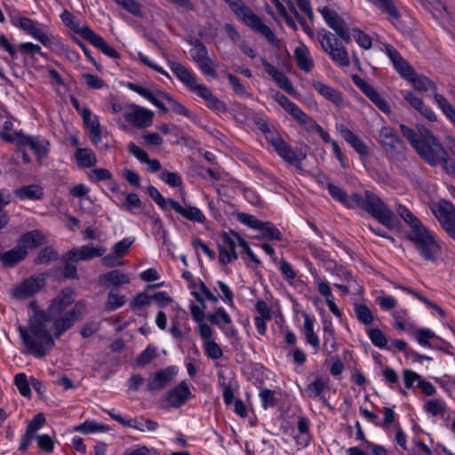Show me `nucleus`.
I'll return each instance as SVG.
<instances>
[{
  "mask_svg": "<svg viewBox=\"0 0 455 455\" xmlns=\"http://www.w3.org/2000/svg\"><path fill=\"white\" fill-rule=\"evenodd\" d=\"M207 319L212 324L220 325L221 322L228 324L231 323L229 315L223 307H219L214 313L208 314Z\"/></svg>",
  "mask_w": 455,
  "mask_h": 455,
  "instance_id": "51",
  "label": "nucleus"
},
{
  "mask_svg": "<svg viewBox=\"0 0 455 455\" xmlns=\"http://www.w3.org/2000/svg\"><path fill=\"white\" fill-rule=\"evenodd\" d=\"M124 118L138 129L151 126L154 118V112L150 109L140 107L135 103L125 105Z\"/></svg>",
  "mask_w": 455,
  "mask_h": 455,
  "instance_id": "6",
  "label": "nucleus"
},
{
  "mask_svg": "<svg viewBox=\"0 0 455 455\" xmlns=\"http://www.w3.org/2000/svg\"><path fill=\"white\" fill-rule=\"evenodd\" d=\"M176 374L177 370L174 366H170L156 371L152 378L148 379L147 391L158 392L164 389L174 379Z\"/></svg>",
  "mask_w": 455,
  "mask_h": 455,
  "instance_id": "12",
  "label": "nucleus"
},
{
  "mask_svg": "<svg viewBox=\"0 0 455 455\" xmlns=\"http://www.w3.org/2000/svg\"><path fill=\"white\" fill-rule=\"evenodd\" d=\"M79 35L90 42L92 45L97 47L100 52H102L105 55L113 58L119 59L120 54L110 46L102 36L96 34L93 30H92L89 27L84 26L79 30Z\"/></svg>",
  "mask_w": 455,
  "mask_h": 455,
  "instance_id": "11",
  "label": "nucleus"
},
{
  "mask_svg": "<svg viewBox=\"0 0 455 455\" xmlns=\"http://www.w3.org/2000/svg\"><path fill=\"white\" fill-rule=\"evenodd\" d=\"M303 317L306 340L313 347L318 348L320 341L316 334L314 332V319L311 318L307 314H304Z\"/></svg>",
  "mask_w": 455,
  "mask_h": 455,
  "instance_id": "37",
  "label": "nucleus"
},
{
  "mask_svg": "<svg viewBox=\"0 0 455 455\" xmlns=\"http://www.w3.org/2000/svg\"><path fill=\"white\" fill-rule=\"evenodd\" d=\"M190 44L194 46V49L191 50V56L196 64L208 57L207 49L199 39H194Z\"/></svg>",
  "mask_w": 455,
  "mask_h": 455,
  "instance_id": "47",
  "label": "nucleus"
},
{
  "mask_svg": "<svg viewBox=\"0 0 455 455\" xmlns=\"http://www.w3.org/2000/svg\"><path fill=\"white\" fill-rule=\"evenodd\" d=\"M412 84L414 89L419 92H426L428 91L437 93V86L434 81L429 79L424 75L418 74L416 71L407 80ZM435 94H433L434 96Z\"/></svg>",
  "mask_w": 455,
  "mask_h": 455,
  "instance_id": "27",
  "label": "nucleus"
},
{
  "mask_svg": "<svg viewBox=\"0 0 455 455\" xmlns=\"http://www.w3.org/2000/svg\"><path fill=\"white\" fill-rule=\"evenodd\" d=\"M101 262L105 267H109V268L121 267L124 264L123 258L116 255L113 251L108 255H105L101 259Z\"/></svg>",
  "mask_w": 455,
  "mask_h": 455,
  "instance_id": "64",
  "label": "nucleus"
},
{
  "mask_svg": "<svg viewBox=\"0 0 455 455\" xmlns=\"http://www.w3.org/2000/svg\"><path fill=\"white\" fill-rule=\"evenodd\" d=\"M33 309L28 327H19V332L27 348V353L36 357H44L55 345L50 332L52 315L50 311L40 310L36 301L29 303Z\"/></svg>",
  "mask_w": 455,
  "mask_h": 455,
  "instance_id": "1",
  "label": "nucleus"
},
{
  "mask_svg": "<svg viewBox=\"0 0 455 455\" xmlns=\"http://www.w3.org/2000/svg\"><path fill=\"white\" fill-rule=\"evenodd\" d=\"M59 258L58 251L52 246H46L41 250L35 259L36 264H49L52 261L57 260Z\"/></svg>",
  "mask_w": 455,
  "mask_h": 455,
  "instance_id": "46",
  "label": "nucleus"
},
{
  "mask_svg": "<svg viewBox=\"0 0 455 455\" xmlns=\"http://www.w3.org/2000/svg\"><path fill=\"white\" fill-rule=\"evenodd\" d=\"M328 55L340 68H347L350 65L348 52L343 45Z\"/></svg>",
  "mask_w": 455,
  "mask_h": 455,
  "instance_id": "45",
  "label": "nucleus"
},
{
  "mask_svg": "<svg viewBox=\"0 0 455 455\" xmlns=\"http://www.w3.org/2000/svg\"><path fill=\"white\" fill-rule=\"evenodd\" d=\"M393 65L395 70L405 80H408L409 77L415 72L414 68L403 58H402L401 60H399V62H395Z\"/></svg>",
  "mask_w": 455,
  "mask_h": 455,
  "instance_id": "57",
  "label": "nucleus"
},
{
  "mask_svg": "<svg viewBox=\"0 0 455 455\" xmlns=\"http://www.w3.org/2000/svg\"><path fill=\"white\" fill-rule=\"evenodd\" d=\"M17 26L24 32L29 34L34 38L38 40L44 46H48L50 44V36L44 33L38 22L27 17H20L18 19Z\"/></svg>",
  "mask_w": 455,
  "mask_h": 455,
  "instance_id": "13",
  "label": "nucleus"
},
{
  "mask_svg": "<svg viewBox=\"0 0 455 455\" xmlns=\"http://www.w3.org/2000/svg\"><path fill=\"white\" fill-rule=\"evenodd\" d=\"M15 195L20 199L40 200L44 196L43 188L37 185L24 186L15 190Z\"/></svg>",
  "mask_w": 455,
  "mask_h": 455,
  "instance_id": "33",
  "label": "nucleus"
},
{
  "mask_svg": "<svg viewBox=\"0 0 455 455\" xmlns=\"http://www.w3.org/2000/svg\"><path fill=\"white\" fill-rule=\"evenodd\" d=\"M324 20L330 28L346 43L349 44L352 40L349 28L343 19L333 10L328 7L319 9Z\"/></svg>",
  "mask_w": 455,
  "mask_h": 455,
  "instance_id": "10",
  "label": "nucleus"
},
{
  "mask_svg": "<svg viewBox=\"0 0 455 455\" xmlns=\"http://www.w3.org/2000/svg\"><path fill=\"white\" fill-rule=\"evenodd\" d=\"M152 301L151 296L146 292H140L130 302V307L133 310H140L142 307L149 305Z\"/></svg>",
  "mask_w": 455,
  "mask_h": 455,
  "instance_id": "56",
  "label": "nucleus"
},
{
  "mask_svg": "<svg viewBox=\"0 0 455 455\" xmlns=\"http://www.w3.org/2000/svg\"><path fill=\"white\" fill-rule=\"evenodd\" d=\"M74 430L83 434H91L96 432H107L109 430V427L99 424L93 420H86L85 422L75 427Z\"/></svg>",
  "mask_w": 455,
  "mask_h": 455,
  "instance_id": "39",
  "label": "nucleus"
},
{
  "mask_svg": "<svg viewBox=\"0 0 455 455\" xmlns=\"http://www.w3.org/2000/svg\"><path fill=\"white\" fill-rule=\"evenodd\" d=\"M158 95L161 99L165 100L170 104V109L174 113L187 117H192L191 112L185 106L176 101L168 93L159 92Z\"/></svg>",
  "mask_w": 455,
  "mask_h": 455,
  "instance_id": "40",
  "label": "nucleus"
},
{
  "mask_svg": "<svg viewBox=\"0 0 455 455\" xmlns=\"http://www.w3.org/2000/svg\"><path fill=\"white\" fill-rule=\"evenodd\" d=\"M9 203L10 195L6 194L4 190H0V229L4 228L9 222V218L4 211V208Z\"/></svg>",
  "mask_w": 455,
  "mask_h": 455,
  "instance_id": "55",
  "label": "nucleus"
},
{
  "mask_svg": "<svg viewBox=\"0 0 455 455\" xmlns=\"http://www.w3.org/2000/svg\"><path fill=\"white\" fill-rule=\"evenodd\" d=\"M28 251L19 245L11 251L0 255L1 261L7 267H13L15 264L24 259Z\"/></svg>",
  "mask_w": 455,
  "mask_h": 455,
  "instance_id": "32",
  "label": "nucleus"
},
{
  "mask_svg": "<svg viewBox=\"0 0 455 455\" xmlns=\"http://www.w3.org/2000/svg\"><path fill=\"white\" fill-rule=\"evenodd\" d=\"M170 207L178 214L181 215L188 220L204 223L206 220L205 216L200 209L196 206H182L174 199H169Z\"/></svg>",
  "mask_w": 455,
  "mask_h": 455,
  "instance_id": "19",
  "label": "nucleus"
},
{
  "mask_svg": "<svg viewBox=\"0 0 455 455\" xmlns=\"http://www.w3.org/2000/svg\"><path fill=\"white\" fill-rule=\"evenodd\" d=\"M400 131L420 158L427 164L436 166L441 160L447 156V150L441 141L424 125H417L416 130H413L401 124Z\"/></svg>",
  "mask_w": 455,
  "mask_h": 455,
  "instance_id": "3",
  "label": "nucleus"
},
{
  "mask_svg": "<svg viewBox=\"0 0 455 455\" xmlns=\"http://www.w3.org/2000/svg\"><path fill=\"white\" fill-rule=\"evenodd\" d=\"M80 315L81 311L76 306L71 310L66 312L61 317L55 319L52 323L55 328L54 336L59 338L63 332L71 328Z\"/></svg>",
  "mask_w": 455,
  "mask_h": 455,
  "instance_id": "20",
  "label": "nucleus"
},
{
  "mask_svg": "<svg viewBox=\"0 0 455 455\" xmlns=\"http://www.w3.org/2000/svg\"><path fill=\"white\" fill-rule=\"evenodd\" d=\"M126 298L124 295H119L117 293L110 291L108 295L105 308L107 311H114L124 306Z\"/></svg>",
  "mask_w": 455,
  "mask_h": 455,
  "instance_id": "48",
  "label": "nucleus"
},
{
  "mask_svg": "<svg viewBox=\"0 0 455 455\" xmlns=\"http://www.w3.org/2000/svg\"><path fill=\"white\" fill-rule=\"evenodd\" d=\"M236 219L241 223L253 228L257 229L259 228V225H261V221L259 220L255 216L244 213V212H237L235 214Z\"/></svg>",
  "mask_w": 455,
  "mask_h": 455,
  "instance_id": "58",
  "label": "nucleus"
},
{
  "mask_svg": "<svg viewBox=\"0 0 455 455\" xmlns=\"http://www.w3.org/2000/svg\"><path fill=\"white\" fill-rule=\"evenodd\" d=\"M278 156L289 164H296L306 158V153L297 154L279 134H271L267 137Z\"/></svg>",
  "mask_w": 455,
  "mask_h": 455,
  "instance_id": "8",
  "label": "nucleus"
},
{
  "mask_svg": "<svg viewBox=\"0 0 455 455\" xmlns=\"http://www.w3.org/2000/svg\"><path fill=\"white\" fill-rule=\"evenodd\" d=\"M127 87L137 92L138 94L141 95L142 97L146 98L148 100H149L154 106L158 108L161 111L166 113L168 111V108L164 106V104L156 96L154 95L148 89L142 87L137 84L134 83H127Z\"/></svg>",
  "mask_w": 455,
  "mask_h": 455,
  "instance_id": "31",
  "label": "nucleus"
},
{
  "mask_svg": "<svg viewBox=\"0 0 455 455\" xmlns=\"http://www.w3.org/2000/svg\"><path fill=\"white\" fill-rule=\"evenodd\" d=\"M45 284L43 276L33 275L13 286L11 295L16 299H26L37 293Z\"/></svg>",
  "mask_w": 455,
  "mask_h": 455,
  "instance_id": "7",
  "label": "nucleus"
},
{
  "mask_svg": "<svg viewBox=\"0 0 455 455\" xmlns=\"http://www.w3.org/2000/svg\"><path fill=\"white\" fill-rule=\"evenodd\" d=\"M434 100L445 116L455 126V108L442 94L435 93Z\"/></svg>",
  "mask_w": 455,
  "mask_h": 455,
  "instance_id": "38",
  "label": "nucleus"
},
{
  "mask_svg": "<svg viewBox=\"0 0 455 455\" xmlns=\"http://www.w3.org/2000/svg\"><path fill=\"white\" fill-rule=\"evenodd\" d=\"M323 349L327 355H331L337 350V342L334 338V330L331 323H325L323 325Z\"/></svg>",
  "mask_w": 455,
  "mask_h": 455,
  "instance_id": "35",
  "label": "nucleus"
},
{
  "mask_svg": "<svg viewBox=\"0 0 455 455\" xmlns=\"http://www.w3.org/2000/svg\"><path fill=\"white\" fill-rule=\"evenodd\" d=\"M81 115L84 124L89 128L93 144H98L101 140V131L99 120L94 117L92 119V112L89 108H83Z\"/></svg>",
  "mask_w": 455,
  "mask_h": 455,
  "instance_id": "28",
  "label": "nucleus"
},
{
  "mask_svg": "<svg viewBox=\"0 0 455 455\" xmlns=\"http://www.w3.org/2000/svg\"><path fill=\"white\" fill-rule=\"evenodd\" d=\"M108 413L113 419H115L118 423L122 424L123 426L132 427V428L137 429L140 432H143L142 424L137 419H125L122 415L116 414L113 411V410L108 411Z\"/></svg>",
  "mask_w": 455,
  "mask_h": 455,
  "instance_id": "49",
  "label": "nucleus"
},
{
  "mask_svg": "<svg viewBox=\"0 0 455 455\" xmlns=\"http://www.w3.org/2000/svg\"><path fill=\"white\" fill-rule=\"evenodd\" d=\"M192 295L194 296V298L202 304V307L192 303L190 305V313H191V315L193 317V319L196 322V323H202L205 317V315H204V308H205V304H204V299L200 295L199 292L197 291H192Z\"/></svg>",
  "mask_w": 455,
  "mask_h": 455,
  "instance_id": "41",
  "label": "nucleus"
},
{
  "mask_svg": "<svg viewBox=\"0 0 455 455\" xmlns=\"http://www.w3.org/2000/svg\"><path fill=\"white\" fill-rule=\"evenodd\" d=\"M317 37L323 50L327 54L331 53L333 51L342 46L339 43V40L337 39L335 35H333L331 32L328 30L322 29L318 31Z\"/></svg>",
  "mask_w": 455,
  "mask_h": 455,
  "instance_id": "29",
  "label": "nucleus"
},
{
  "mask_svg": "<svg viewBox=\"0 0 455 455\" xmlns=\"http://www.w3.org/2000/svg\"><path fill=\"white\" fill-rule=\"evenodd\" d=\"M106 252L103 246L83 245L81 247L73 248L67 252V259L76 262L79 260H90L97 257H101Z\"/></svg>",
  "mask_w": 455,
  "mask_h": 455,
  "instance_id": "14",
  "label": "nucleus"
},
{
  "mask_svg": "<svg viewBox=\"0 0 455 455\" xmlns=\"http://www.w3.org/2000/svg\"><path fill=\"white\" fill-rule=\"evenodd\" d=\"M368 332V336L371 339V341L372 342V344L379 348H383L387 346V339L385 337V335L383 334V332L378 329V328H374V329H370L367 331Z\"/></svg>",
  "mask_w": 455,
  "mask_h": 455,
  "instance_id": "53",
  "label": "nucleus"
},
{
  "mask_svg": "<svg viewBox=\"0 0 455 455\" xmlns=\"http://www.w3.org/2000/svg\"><path fill=\"white\" fill-rule=\"evenodd\" d=\"M148 218L153 224V233L156 239H162L164 243L166 240V231L164 228V224L158 215H148Z\"/></svg>",
  "mask_w": 455,
  "mask_h": 455,
  "instance_id": "52",
  "label": "nucleus"
},
{
  "mask_svg": "<svg viewBox=\"0 0 455 455\" xmlns=\"http://www.w3.org/2000/svg\"><path fill=\"white\" fill-rule=\"evenodd\" d=\"M17 148L21 150L28 147L34 151L37 160L45 158L49 152L50 143L48 140L37 136H26L22 132H17Z\"/></svg>",
  "mask_w": 455,
  "mask_h": 455,
  "instance_id": "9",
  "label": "nucleus"
},
{
  "mask_svg": "<svg viewBox=\"0 0 455 455\" xmlns=\"http://www.w3.org/2000/svg\"><path fill=\"white\" fill-rule=\"evenodd\" d=\"M255 310L258 314L255 317H261L263 319H272V309L265 300H257L255 304Z\"/></svg>",
  "mask_w": 455,
  "mask_h": 455,
  "instance_id": "59",
  "label": "nucleus"
},
{
  "mask_svg": "<svg viewBox=\"0 0 455 455\" xmlns=\"http://www.w3.org/2000/svg\"><path fill=\"white\" fill-rule=\"evenodd\" d=\"M14 384L21 395L29 397L31 394L29 382L25 373H18L14 377Z\"/></svg>",
  "mask_w": 455,
  "mask_h": 455,
  "instance_id": "50",
  "label": "nucleus"
},
{
  "mask_svg": "<svg viewBox=\"0 0 455 455\" xmlns=\"http://www.w3.org/2000/svg\"><path fill=\"white\" fill-rule=\"evenodd\" d=\"M99 283L103 286L111 284L115 288H118L121 285L129 283L130 278L126 274H124L119 270H111L100 275Z\"/></svg>",
  "mask_w": 455,
  "mask_h": 455,
  "instance_id": "24",
  "label": "nucleus"
},
{
  "mask_svg": "<svg viewBox=\"0 0 455 455\" xmlns=\"http://www.w3.org/2000/svg\"><path fill=\"white\" fill-rule=\"evenodd\" d=\"M379 142L387 152H398L400 149L404 148L403 140L391 127H383L379 131Z\"/></svg>",
  "mask_w": 455,
  "mask_h": 455,
  "instance_id": "17",
  "label": "nucleus"
},
{
  "mask_svg": "<svg viewBox=\"0 0 455 455\" xmlns=\"http://www.w3.org/2000/svg\"><path fill=\"white\" fill-rule=\"evenodd\" d=\"M431 209L442 228L455 241V206L443 199L434 204Z\"/></svg>",
  "mask_w": 455,
  "mask_h": 455,
  "instance_id": "5",
  "label": "nucleus"
},
{
  "mask_svg": "<svg viewBox=\"0 0 455 455\" xmlns=\"http://www.w3.org/2000/svg\"><path fill=\"white\" fill-rule=\"evenodd\" d=\"M396 212L400 217L410 225L411 231L409 233H413L416 229L425 227L421 221L405 206L399 204L396 208Z\"/></svg>",
  "mask_w": 455,
  "mask_h": 455,
  "instance_id": "36",
  "label": "nucleus"
},
{
  "mask_svg": "<svg viewBox=\"0 0 455 455\" xmlns=\"http://www.w3.org/2000/svg\"><path fill=\"white\" fill-rule=\"evenodd\" d=\"M353 36L356 43L363 49L368 50L371 47V38L362 30L355 28L352 30Z\"/></svg>",
  "mask_w": 455,
  "mask_h": 455,
  "instance_id": "60",
  "label": "nucleus"
},
{
  "mask_svg": "<svg viewBox=\"0 0 455 455\" xmlns=\"http://www.w3.org/2000/svg\"><path fill=\"white\" fill-rule=\"evenodd\" d=\"M73 295L74 292L70 289H64L60 292V294L52 300L51 306L49 307L52 319L72 304L74 300Z\"/></svg>",
  "mask_w": 455,
  "mask_h": 455,
  "instance_id": "22",
  "label": "nucleus"
},
{
  "mask_svg": "<svg viewBox=\"0 0 455 455\" xmlns=\"http://www.w3.org/2000/svg\"><path fill=\"white\" fill-rule=\"evenodd\" d=\"M134 240L130 238H124L116 243H115L112 247V251L121 258L128 251L131 245L133 243Z\"/></svg>",
  "mask_w": 455,
  "mask_h": 455,
  "instance_id": "63",
  "label": "nucleus"
},
{
  "mask_svg": "<svg viewBox=\"0 0 455 455\" xmlns=\"http://www.w3.org/2000/svg\"><path fill=\"white\" fill-rule=\"evenodd\" d=\"M169 65L177 78L183 83L188 90L192 89V86H195L196 83V77L185 66L175 61H170Z\"/></svg>",
  "mask_w": 455,
  "mask_h": 455,
  "instance_id": "25",
  "label": "nucleus"
},
{
  "mask_svg": "<svg viewBox=\"0 0 455 455\" xmlns=\"http://www.w3.org/2000/svg\"><path fill=\"white\" fill-rule=\"evenodd\" d=\"M262 234V236L268 240L280 241L282 239V234L280 230L269 221H261V225L258 228Z\"/></svg>",
  "mask_w": 455,
  "mask_h": 455,
  "instance_id": "43",
  "label": "nucleus"
},
{
  "mask_svg": "<svg viewBox=\"0 0 455 455\" xmlns=\"http://www.w3.org/2000/svg\"><path fill=\"white\" fill-rule=\"evenodd\" d=\"M227 76L235 94L245 98H251V94L247 92L245 86L240 82L238 77L232 74H228Z\"/></svg>",
  "mask_w": 455,
  "mask_h": 455,
  "instance_id": "54",
  "label": "nucleus"
},
{
  "mask_svg": "<svg viewBox=\"0 0 455 455\" xmlns=\"http://www.w3.org/2000/svg\"><path fill=\"white\" fill-rule=\"evenodd\" d=\"M407 238L413 243L424 260L436 262L441 254V247L426 227L419 228L413 233H408Z\"/></svg>",
  "mask_w": 455,
  "mask_h": 455,
  "instance_id": "4",
  "label": "nucleus"
},
{
  "mask_svg": "<svg viewBox=\"0 0 455 455\" xmlns=\"http://www.w3.org/2000/svg\"><path fill=\"white\" fill-rule=\"evenodd\" d=\"M44 235L39 230H32L23 235L19 242L18 245L27 251L28 249L36 248L43 244Z\"/></svg>",
  "mask_w": 455,
  "mask_h": 455,
  "instance_id": "30",
  "label": "nucleus"
},
{
  "mask_svg": "<svg viewBox=\"0 0 455 455\" xmlns=\"http://www.w3.org/2000/svg\"><path fill=\"white\" fill-rule=\"evenodd\" d=\"M312 87L323 97H324L326 100L331 101L337 106H340L343 101L342 93L327 84H323L320 81H314L312 83Z\"/></svg>",
  "mask_w": 455,
  "mask_h": 455,
  "instance_id": "23",
  "label": "nucleus"
},
{
  "mask_svg": "<svg viewBox=\"0 0 455 455\" xmlns=\"http://www.w3.org/2000/svg\"><path fill=\"white\" fill-rule=\"evenodd\" d=\"M354 312L357 320L365 325H369L373 322V315L366 305L354 304Z\"/></svg>",
  "mask_w": 455,
  "mask_h": 455,
  "instance_id": "42",
  "label": "nucleus"
},
{
  "mask_svg": "<svg viewBox=\"0 0 455 455\" xmlns=\"http://www.w3.org/2000/svg\"><path fill=\"white\" fill-rule=\"evenodd\" d=\"M327 188L335 200L347 208L359 207L367 212L387 228H394L395 220V214L374 193L366 190L364 196L357 193L348 196L343 189L332 183H329Z\"/></svg>",
  "mask_w": 455,
  "mask_h": 455,
  "instance_id": "2",
  "label": "nucleus"
},
{
  "mask_svg": "<svg viewBox=\"0 0 455 455\" xmlns=\"http://www.w3.org/2000/svg\"><path fill=\"white\" fill-rule=\"evenodd\" d=\"M288 112L299 124L304 126L308 132L315 130H321V126L313 119L307 116L297 104L290 101L289 104L283 108Z\"/></svg>",
  "mask_w": 455,
  "mask_h": 455,
  "instance_id": "18",
  "label": "nucleus"
},
{
  "mask_svg": "<svg viewBox=\"0 0 455 455\" xmlns=\"http://www.w3.org/2000/svg\"><path fill=\"white\" fill-rule=\"evenodd\" d=\"M240 19H242L247 26L264 36L270 44L275 43L276 36L273 30L265 25L261 19L253 13L251 9H248V12H244V14Z\"/></svg>",
  "mask_w": 455,
  "mask_h": 455,
  "instance_id": "15",
  "label": "nucleus"
},
{
  "mask_svg": "<svg viewBox=\"0 0 455 455\" xmlns=\"http://www.w3.org/2000/svg\"><path fill=\"white\" fill-rule=\"evenodd\" d=\"M426 411L432 416L444 417L447 412V406L445 403L438 399H433L427 402L424 405Z\"/></svg>",
  "mask_w": 455,
  "mask_h": 455,
  "instance_id": "44",
  "label": "nucleus"
},
{
  "mask_svg": "<svg viewBox=\"0 0 455 455\" xmlns=\"http://www.w3.org/2000/svg\"><path fill=\"white\" fill-rule=\"evenodd\" d=\"M190 396L191 391L188 383L181 381L166 393L165 401L169 406L179 408L183 405Z\"/></svg>",
  "mask_w": 455,
  "mask_h": 455,
  "instance_id": "16",
  "label": "nucleus"
},
{
  "mask_svg": "<svg viewBox=\"0 0 455 455\" xmlns=\"http://www.w3.org/2000/svg\"><path fill=\"white\" fill-rule=\"evenodd\" d=\"M294 58L299 69L309 73L314 68L315 63L308 49L305 45L296 47L294 50Z\"/></svg>",
  "mask_w": 455,
  "mask_h": 455,
  "instance_id": "26",
  "label": "nucleus"
},
{
  "mask_svg": "<svg viewBox=\"0 0 455 455\" xmlns=\"http://www.w3.org/2000/svg\"><path fill=\"white\" fill-rule=\"evenodd\" d=\"M77 164L83 168H89L96 164V156L90 148H78L76 152Z\"/></svg>",
  "mask_w": 455,
  "mask_h": 455,
  "instance_id": "34",
  "label": "nucleus"
},
{
  "mask_svg": "<svg viewBox=\"0 0 455 455\" xmlns=\"http://www.w3.org/2000/svg\"><path fill=\"white\" fill-rule=\"evenodd\" d=\"M339 134L342 138L349 143L352 148L362 156H366L369 154L368 148L364 142L356 136L352 131H350L344 124H339L337 127Z\"/></svg>",
  "mask_w": 455,
  "mask_h": 455,
  "instance_id": "21",
  "label": "nucleus"
},
{
  "mask_svg": "<svg viewBox=\"0 0 455 455\" xmlns=\"http://www.w3.org/2000/svg\"><path fill=\"white\" fill-rule=\"evenodd\" d=\"M161 179L172 188L180 187L182 184L181 177L177 172L164 171L161 173Z\"/></svg>",
  "mask_w": 455,
  "mask_h": 455,
  "instance_id": "62",
  "label": "nucleus"
},
{
  "mask_svg": "<svg viewBox=\"0 0 455 455\" xmlns=\"http://www.w3.org/2000/svg\"><path fill=\"white\" fill-rule=\"evenodd\" d=\"M81 78L87 87L91 89H100L105 85L102 79L92 74L84 73L81 75Z\"/></svg>",
  "mask_w": 455,
  "mask_h": 455,
  "instance_id": "61",
  "label": "nucleus"
}]
</instances>
